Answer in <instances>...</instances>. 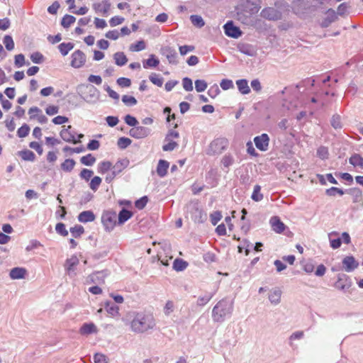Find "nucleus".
Masks as SVG:
<instances>
[{
  "label": "nucleus",
  "instance_id": "1",
  "mask_svg": "<svg viewBox=\"0 0 363 363\" xmlns=\"http://www.w3.org/2000/svg\"><path fill=\"white\" fill-rule=\"evenodd\" d=\"M155 326V321L154 318L151 315L144 313H138L130 323L132 330L138 333H143L152 330Z\"/></svg>",
  "mask_w": 363,
  "mask_h": 363
},
{
  "label": "nucleus",
  "instance_id": "2",
  "mask_svg": "<svg viewBox=\"0 0 363 363\" xmlns=\"http://www.w3.org/2000/svg\"><path fill=\"white\" fill-rule=\"evenodd\" d=\"M233 310V302L228 298L219 301L213 307L212 317L215 322L224 321L227 315H230Z\"/></svg>",
  "mask_w": 363,
  "mask_h": 363
},
{
  "label": "nucleus",
  "instance_id": "3",
  "mask_svg": "<svg viewBox=\"0 0 363 363\" xmlns=\"http://www.w3.org/2000/svg\"><path fill=\"white\" fill-rule=\"evenodd\" d=\"M77 90L81 98L87 103L94 104L99 99L100 91L93 85L81 84L77 87Z\"/></svg>",
  "mask_w": 363,
  "mask_h": 363
},
{
  "label": "nucleus",
  "instance_id": "4",
  "mask_svg": "<svg viewBox=\"0 0 363 363\" xmlns=\"http://www.w3.org/2000/svg\"><path fill=\"white\" fill-rule=\"evenodd\" d=\"M60 135L64 141L73 144L80 143V140L84 137V135L82 133L77 134L70 125L67 128L64 127L60 131Z\"/></svg>",
  "mask_w": 363,
  "mask_h": 363
},
{
  "label": "nucleus",
  "instance_id": "5",
  "mask_svg": "<svg viewBox=\"0 0 363 363\" xmlns=\"http://www.w3.org/2000/svg\"><path fill=\"white\" fill-rule=\"evenodd\" d=\"M228 147V140L223 138H218L213 140L207 150L208 155H216L220 154L226 150Z\"/></svg>",
  "mask_w": 363,
  "mask_h": 363
},
{
  "label": "nucleus",
  "instance_id": "6",
  "mask_svg": "<svg viewBox=\"0 0 363 363\" xmlns=\"http://www.w3.org/2000/svg\"><path fill=\"white\" fill-rule=\"evenodd\" d=\"M116 213L114 211H106L102 213L101 222L106 231L110 232L116 225Z\"/></svg>",
  "mask_w": 363,
  "mask_h": 363
},
{
  "label": "nucleus",
  "instance_id": "7",
  "mask_svg": "<svg viewBox=\"0 0 363 363\" xmlns=\"http://www.w3.org/2000/svg\"><path fill=\"white\" fill-rule=\"evenodd\" d=\"M223 29L225 34L230 38H238L242 34V30L239 27L235 26L233 21H227L223 26Z\"/></svg>",
  "mask_w": 363,
  "mask_h": 363
},
{
  "label": "nucleus",
  "instance_id": "8",
  "mask_svg": "<svg viewBox=\"0 0 363 363\" xmlns=\"http://www.w3.org/2000/svg\"><path fill=\"white\" fill-rule=\"evenodd\" d=\"M86 55L80 50H75L71 55L70 65L74 68H80L86 62Z\"/></svg>",
  "mask_w": 363,
  "mask_h": 363
},
{
  "label": "nucleus",
  "instance_id": "9",
  "mask_svg": "<svg viewBox=\"0 0 363 363\" xmlns=\"http://www.w3.org/2000/svg\"><path fill=\"white\" fill-rule=\"evenodd\" d=\"M261 17L269 21H278L281 19L282 13L273 7H266L260 13Z\"/></svg>",
  "mask_w": 363,
  "mask_h": 363
},
{
  "label": "nucleus",
  "instance_id": "10",
  "mask_svg": "<svg viewBox=\"0 0 363 363\" xmlns=\"http://www.w3.org/2000/svg\"><path fill=\"white\" fill-rule=\"evenodd\" d=\"M107 273L105 271L96 272L89 275L85 280L86 284H94L101 285L105 283V279L107 277Z\"/></svg>",
  "mask_w": 363,
  "mask_h": 363
},
{
  "label": "nucleus",
  "instance_id": "11",
  "mask_svg": "<svg viewBox=\"0 0 363 363\" xmlns=\"http://www.w3.org/2000/svg\"><path fill=\"white\" fill-rule=\"evenodd\" d=\"M253 140L256 147L259 150L265 152L268 150L270 139L267 133H262L260 135L255 136Z\"/></svg>",
  "mask_w": 363,
  "mask_h": 363
},
{
  "label": "nucleus",
  "instance_id": "12",
  "mask_svg": "<svg viewBox=\"0 0 363 363\" xmlns=\"http://www.w3.org/2000/svg\"><path fill=\"white\" fill-rule=\"evenodd\" d=\"M151 133L149 128L136 125L129 130V135L135 139H143L147 137Z\"/></svg>",
  "mask_w": 363,
  "mask_h": 363
},
{
  "label": "nucleus",
  "instance_id": "13",
  "mask_svg": "<svg viewBox=\"0 0 363 363\" xmlns=\"http://www.w3.org/2000/svg\"><path fill=\"white\" fill-rule=\"evenodd\" d=\"M161 54L166 57L169 64L177 65V53L174 48L164 46L161 48Z\"/></svg>",
  "mask_w": 363,
  "mask_h": 363
},
{
  "label": "nucleus",
  "instance_id": "14",
  "mask_svg": "<svg viewBox=\"0 0 363 363\" xmlns=\"http://www.w3.org/2000/svg\"><path fill=\"white\" fill-rule=\"evenodd\" d=\"M342 269L346 272H351L357 269L359 266V262L352 257L347 256L342 259Z\"/></svg>",
  "mask_w": 363,
  "mask_h": 363
},
{
  "label": "nucleus",
  "instance_id": "15",
  "mask_svg": "<svg viewBox=\"0 0 363 363\" xmlns=\"http://www.w3.org/2000/svg\"><path fill=\"white\" fill-rule=\"evenodd\" d=\"M272 230L277 233H282L287 228L279 216H272L269 220Z\"/></svg>",
  "mask_w": 363,
  "mask_h": 363
},
{
  "label": "nucleus",
  "instance_id": "16",
  "mask_svg": "<svg viewBox=\"0 0 363 363\" xmlns=\"http://www.w3.org/2000/svg\"><path fill=\"white\" fill-rule=\"evenodd\" d=\"M238 50L247 55L253 57L256 55L257 50L252 45L248 43H239L237 46Z\"/></svg>",
  "mask_w": 363,
  "mask_h": 363
},
{
  "label": "nucleus",
  "instance_id": "17",
  "mask_svg": "<svg viewBox=\"0 0 363 363\" xmlns=\"http://www.w3.org/2000/svg\"><path fill=\"white\" fill-rule=\"evenodd\" d=\"M93 8L96 13H101L106 16L111 8V3L109 0H103L101 3L94 4Z\"/></svg>",
  "mask_w": 363,
  "mask_h": 363
},
{
  "label": "nucleus",
  "instance_id": "18",
  "mask_svg": "<svg viewBox=\"0 0 363 363\" xmlns=\"http://www.w3.org/2000/svg\"><path fill=\"white\" fill-rule=\"evenodd\" d=\"M78 264L79 259L76 256H72L66 260L65 268L69 277H72L75 275V273L74 272V267Z\"/></svg>",
  "mask_w": 363,
  "mask_h": 363
},
{
  "label": "nucleus",
  "instance_id": "19",
  "mask_svg": "<svg viewBox=\"0 0 363 363\" xmlns=\"http://www.w3.org/2000/svg\"><path fill=\"white\" fill-rule=\"evenodd\" d=\"M282 291L279 288H274L270 290L269 293V300L272 305L277 306L281 302Z\"/></svg>",
  "mask_w": 363,
  "mask_h": 363
},
{
  "label": "nucleus",
  "instance_id": "20",
  "mask_svg": "<svg viewBox=\"0 0 363 363\" xmlns=\"http://www.w3.org/2000/svg\"><path fill=\"white\" fill-rule=\"evenodd\" d=\"M169 167V162L164 160H160L157 166V174L160 178L164 177L167 174V170Z\"/></svg>",
  "mask_w": 363,
  "mask_h": 363
},
{
  "label": "nucleus",
  "instance_id": "21",
  "mask_svg": "<svg viewBox=\"0 0 363 363\" xmlns=\"http://www.w3.org/2000/svg\"><path fill=\"white\" fill-rule=\"evenodd\" d=\"M77 218L79 222L86 223L94 221L96 216L92 211H84L78 215Z\"/></svg>",
  "mask_w": 363,
  "mask_h": 363
},
{
  "label": "nucleus",
  "instance_id": "22",
  "mask_svg": "<svg viewBox=\"0 0 363 363\" xmlns=\"http://www.w3.org/2000/svg\"><path fill=\"white\" fill-rule=\"evenodd\" d=\"M130 164V160L128 158H123L118 160L114 165H113L112 169L116 172V174H119L121 173L125 168L128 167Z\"/></svg>",
  "mask_w": 363,
  "mask_h": 363
},
{
  "label": "nucleus",
  "instance_id": "23",
  "mask_svg": "<svg viewBox=\"0 0 363 363\" xmlns=\"http://www.w3.org/2000/svg\"><path fill=\"white\" fill-rule=\"evenodd\" d=\"M160 64L159 59L154 55L151 54L147 60L143 61V67L144 69L155 68Z\"/></svg>",
  "mask_w": 363,
  "mask_h": 363
},
{
  "label": "nucleus",
  "instance_id": "24",
  "mask_svg": "<svg viewBox=\"0 0 363 363\" xmlns=\"http://www.w3.org/2000/svg\"><path fill=\"white\" fill-rule=\"evenodd\" d=\"M240 93L243 95L248 94L250 92V88L248 85V81L246 79H238L235 82Z\"/></svg>",
  "mask_w": 363,
  "mask_h": 363
},
{
  "label": "nucleus",
  "instance_id": "25",
  "mask_svg": "<svg viewBox=\"0 0 363 363\" xmlns=\"http://www.w3.org/2000/svg\"><path fill=\"white\" fill-rule=\"evenodd\" d=\"M133 216V213L125 208H123L118 213V225H122L125 223L127 220H128L131 217Z\"/></svg>",
  "mask_w": 363,
  "mask_h": 363
},
{
  "label": "nucleus",
  "instance_id": "26",
  "mask_svg": "<svg viewBox=\"0 0 363 363\" xmlns=\"http://www.w3.org/2000/svg\"><path fill=\"white\" fill-rule=\"evenodd\" d=\"M337 19V16L334 10L330 9L327 12V16L321 23L323 28L328 27L333 22Z\"/></svg>",
  "mask_w": 363,
  "mask_h": 363
},
{
  "label": "nucleus",
  "instance_id": "27",
  "mask_svg": "<svg viewBox=\"0 0 363 363\" xmlns=\"http://www.w3.org/2000/svg\"><path fill=\"white\" fill-rule=\"evenodd\" d=\"M346 194L351 195L353 197V202L357 203L360 201L362 197V191L357 187H353L345 189Z\"/></svg>",
  "mask_w": 363,
  "mask_h": 363
},
{
  "label": "nucleus",
  "instance_id": "28",
  "mask_svg": "<svg viewBox=\"0 0 363 363\" xmlns=\"http://www.w3.org/2000/svg\"><path fill=\"white\" fill-rule=\"evenodd\" d=\"M97 328L96 326L92 323H85L80 328V333L82 335H87L91 333H96Z\"/></svg>",
  "mask_w": 363,
  "mask_h": 363
},
{
  "label": "nucleus",
  "instance_id": "29",
  "mask_svg": "<svg viewBox=\"0 0 363 363\" xmlns=\"http://www.w3.org/2000/svg\"><path fill=\"white\" fill-rule=\"evenodd\" d=\"M113 59L116 65L124 66L128 62V57L123 52H117L113 55Z\"/></svg>",
  "mask_w": 363,
  "mask_h": 363
},
{
  "label": "nucleus",
  "instance_id": "30",
  "mask_svg": "<svg viewBox=\"0 0 363 363\" xmlns=\"http://www.w3.org/2000/svg\"><path fill=\"white\" fill-rule=\"evenodd\" d=\"M330 247L333 249H337L340 247L342 242L339 235L336 233H331L328 234Z\"/></svg>",
  "mask_w": 363,
  "mask_h": 363
},
{
  "label": "nucleus",
  "instance_id": "31",
  "mask_svg": "<svg viewBox=\"0 0 363 363\" xmlns=\"http://www.w3.org/2000/svg\"><path fill=\"white\" fill-rule=\"evenodd\" d=\"M331 126L336 130H341L343 128L342 117L337 114H333L330 119Z\"/></svg>",
  "mask_w": 363,
  "mask_h": 363
},
{
  "label": "nucleus",
  "instance_id": "32",
  "mask_svg": "<svg viewBox=\"0 0 363 363\" xmlns=\"http://www.w3.org/2000/svg\"><path fill=\"white\" fill-rule=\"evenodd\" d=\"M74 47V44L73 43H62L58 45V50L62 56H66L68 55L69 51H71Z\"/></svg>",
  "mask_w": 363,
  "mask_h": 363
},
{
  "label": "nucleus",
  "instance_id": "33",
  "mask_svg": "<svg viewBox=\"0 0 363 363\" xmlns=\"http://www.w3.org/2000/svg\"><path fill=\"white\" fill-rule=\"evenodd\" d=\"M76 21V18L69 14H65L61 19L60 25L65 29H67Z\"/></svg>",
  "mask_w": 363,
  "mask_h": 363
},
{
  "label": "nucleus",
  "instance_id": "34",
  "mask_svg": "<svg viewBox=\"0 0 363 363\" xmlns=\"http://www.w3.org/2000/svg\"><path fill=\"white\" fill-rule=\"evenodd\" d=\"M349 162L354 167L363 168V157L357 153H354L349 159Z\"/></svg>",
  "mask_w": 363,
  "mask_h": 363
},
{
  "label": "nucleus",
  "instance_id": "35",
  "mask_svg": "<svg viewBox=\"0 0 363 363\" xmlns=\"http://www.w3.org/2000/svg\"><path fill=\"white\" fill-rule=\"evenodd\" d=\"M188 266L187 262L182 259H175L173 262V269L177 272L184 271Z\"/></svg>",
  "mask_w": 363,
  "mask_h": 363
},
{
  "label": "nucleus",
  "instance_id": "36",
  "mask_svg": "<svg viewBox=\"0 0 363 363\" xmlns=\"http://www.w3.org/2000/svg\"><path fill=\"white\" fill-rule=\"evenodd\" d=\"M113 164L109 161H103L98 165V172L104 174L108 171L111 170Z\"/></svg>",
  "mask_w": 363,
  "mask_h": 363
},
{
  "label": "nucleus",
  "instance_id": "37",
  "mask_svg": "<svg viewBox=\"0 0 363 363\" xmlns=\"http://www.w3.org/2000/svg\"><path fill=\"white\" fill-rule=\"evenodd\" d=\"M150 81L155 85L161 87L164 82V78L157 73H151L149 76Z\"/></svg>",
  "mask_w": 363,
  "mask_h": 363
},
{
  "label": "nucleus",
  "instance_id": "38",
  "mask_svg": "<svg viewBox=\"0 0 363 363\" xmlns=\"http://www.w3.org/2000/svg\"><path fill=\"white\" fill-rule=\"evenodd\" d=\"M75 161L73 159H66L62 164H61V169L67 172H70L75 166Z\"/></svg>",
  "mask_w": 363,
  "mask_h": 363
},
{
  "label": "nucleus",
  "instance_id": "39",
  "mask_svg": "<svg viewBox=\"0 0 363 363\" xmlns=\"http://www.w3.org/2000/svg\"><path fill=\"white\" fill-rule=\"evenodd\" d=\"M69 231L74 238H78L84 233V228L81 225H75L70 228Z\"/></svg>",
  "mask_w": 363,
  "mask_h": 363
},
{
  "label": "nucleus",
  "instance_id": "40",
  "mask_svg": "<svg viewBox=\"0 0 363 363\" xmlns=\"http://www.w3.org/2000/svg\"><path fill=\"white\" fill-rule=\"evenodd\" d=\"M190 21L191 23L196 28H201L205 25V21L201 16L191 15Z\"/></svg>",
  "mask_w": 363,
  "mask_h": 363
},
{
  "label": "nucleus",
  "instance_id": "41",
  "mask_svg": "<svg viewBox=\"0 0 363 363\" xmlns=\"http://www.w3.org/2000/svg\"><path fill=\"white\" fill-rule=\"evenodd\" d=\"M263 194L261 193V186L258 184L255 185L251 195V199L256 202L263 199Z\"/></svg>",
  "mask_w": 363,
  "mask_h": 363
},
{
  "label": "nucleus",
  "instance_id": "42",
  "mask_svg": "<svg viewBox=\"0 0 363 363\" xmlns=\"http://www.w3.org/2000/svg\"><path fill=\"white\" fill-rule=\"evenodd\" d=\"M345 193V189H340L335 186H332L325 190V194L328 196H335L337 194L342 196Z\"/></svg>",
  "mask_w": 363,
  "mask_h": 363
},
{
  "label": "nucleus",
  "instance_id": "43",
  "mask_svg": "<svg viewBox=\"0 0 363 363\" xmlns=\"http://www.w3.org/2000/svg\"><path fill=\"white\" fill-rule=\"evenodd\" d=\"M30 59L34 64H42L45 58L41 52L36 51L30 55Z\"/></svg>",
  "mask_w": 363,
  "mask_h": 363
},
{
  "label": "nucleus",
  "instance_id": "44",
  "mask_svg": "<svg viewBox=\"0 0 363 363\" xmlns=\"http://www.w3.org/2000/svg\"><path fill=\"white\" fill-rule=\"evenodd\" d=\"M80 162L82 164L86 166H92L96 162V157L91 154H87L81 157Z\"/></svg>",
  "mask_w": 363,
  "mask_h": 363
},
{
  "label": "nucleus",
  "instance_id": "45",
  "mask_svg": "<svg viewBox=\"0 0 363 363\" xmlns=\"http://www.w3.org/2000/svg\"><path fill=\"white\" fill-rule=\"evenodd\" d=\"M235 162L234 157L230 154H226L225 155L222 160H221V164L223 166V167L228 169L229 167H230Z\"/></svg>",
  "mask_w": 363,
  "mask_h": 363
},
{
  "label": "nucleus",
  "instance_id": "46",
  "mask_svg": "<svg viewBox=\"0 0 363 363\" xmlns=\"http://www.w3.org/2000/svg\"><path fill=\"white\" fill-rule=\"evenodd\" d=\"M132 143V140L126 137H121L118 138L117 141V145L119 149L125 150Z\"/></svg>",
  "mask_w": 363,
  "mask_h": 363
},
{
  "label": "nucleus",
  "instance_id": "47",
  "mask_svg": "<svg viewBox=\"0 0 363 363\" xmlns=\"http://www.w3.org/2000/svg\"><path fill=\"white\" fill-rule=\"evenodd\" d=\"M316 155L317 157L323 160L328 159L329 156L328 148L325 146L319 147L317 150Z\"/></svg>",
  "mask_w": 363,
  "mask_h": 363
},
{
  "label": "nucleus",
  "instance_id": "48",
  "mask_svg": "<svg viewBox=\"0 0 363 363\" xmlns=\"http://www.w3.org/2000/svg\"><path fill=\"white\" fill-rule=\"evenodd\" d=\"M145 48V43L144 40H138L135 43L131 44L130 50L133 52H140Z\"/></svg>",
  "mask_w": 363,
  "mask_h": 363
},
{
  "label": "nucleus",
  "instance_id": "49",
  "mask_svg": "<svg viewBox=\"0 0 363 363\" xmlns=\"http://www.w3.org/2000/svg\"><path fill=\"white\" fill-rule=\"evenodd\" d=\"M213 296V294L211 293L207 294L203 296H200L197 299L196 304L199 306H205L210 301Z\"/></svg>",
  "mask_w": 363,
  "mask_h": 363
},
{
  "label": "nucleus",
  "instance_id": "50",
  "mask_svg": "<svg viewBox=\"0 0 363 363\" xmlns=\"http://www.w3.org/2000/svg\"><path fill=\"white\" fill-rule=\"evenodd\" d=\"M238 250H258L257 246H253L249 240L244 239L238 246Z\"/></svg>",
  "mask_w": 363,
  "mask_h": 363
},
{
  "label": "nucleus",
  "instance_id": "51",
  "mask_svg": "<svg viewBox=\"0 0 363 363\" xmlns=\"http://www.w3.org/2000/svg\"><path fill=\"white\" fill-rule=\"evenodd\" d=\"M101 182H102V179L100 177H99V176L94 177L89 183L90 189L91 190H93L94 191H96L99 189Z\"/></svg>",
  "mask_w": 363,
  "mask_h": 363
},
{
  "label": "nucleus",
  "instance_id": "52",
  "mask_svg": "<svg viewBox=\"0 0 363 363\" xmlns=\"http://www.w3.org/2000/svg\"><path fill=\"white\" fill-rule=\"evenodd\" d=\"M148 202V197L143 196L135 201V206L139 210L143 209Z\"/></svg>",
  "mask_w": 363,
  "mask_h": 363
},
{
  "label": "nucleus",
  "instance_id": "53",
  "mask_svg": "<svg viewBox=\"0 0 363 363\" xmlns=\"http://www.w3.org/2000/svg\"><path fill=\"white\" fill-rule=\"evenodd\" d=\"M55 231L60 235L65 237L68 235V230L66 229V226L63 223H57L55 225Z\"/></svg>",
  "mask_w": 363,
  "mask_h": 363
},
{
  "label": "nucleus",
  "instance_id": "54",
  "mask_svg": "<svg viewBox=\"0 0 363 363\" xmlns=\"http://www.w3.org/2000/svg\"><path fill=\"white\" fill-rule=\"evenodd\" d=\"M124 121L128 125L131 126L133 128L135 127L139 124V122L137 120V118L135 116L130 114H127L124 117Z\"/></svg>",
  "mask_w": 363,
  "mask_h": 363
},
{
  "label": "nucleus",
  "instance_id": "55",
  "mask_svg": "<svg viewBox=\"0 0 363 363\" xmlns=\"http://www.w3.org/2000/svg\"><path fill=\"white\" fill-rule=\"evenodd\" d=\"M207 86V82L203 79H196L195 81V89L197 92L204 91Z\"/></svg>",
  "mask_w": 363,
  "mask_h": 363
},
{
  "label": "nucleus",
  "instance_id": "56",
  "mask_svg": "<svg viewBox=\"0 0 363 363\" xmlns=\"http://www.w3.org/2000/svg\"><path fill=\"white\" fill-rule=\"evenodd\" d=\"M122 101L128 106H133L137 104V99L133 96L123 95Z\"/></svg>",
  "mask_w": 363,
  "mask_h": 363
},
{
  "label": "nucleus",
  "instance_id": "57",
  "mask_svg": "<svg viewBox=\"0 0 363 363\" xmlns=\"http://www.w3.org/2000/svg\"><path fill=\"white\" fill-rule=\"evenodd\" d=\"M211 222L212 225H216L222 218V213L219 211H213L210 215Z\"/></svg>",
  "mask_w": 363,
  "mask_h": 363
},
{
  "label": "nucleus",
  "instance_id": "58",
  "mask_svg": "<svg viewBox=\"0 0 363 363\" xmlns=\"http://www.w3.org/2000/svg\"><path fill=\"white\" fill-rule=\"evenodd\" d=\"M105 309L109 314L113 316L117 315L119 310L118 307L116 304L110 303H106Z\"/></svg>",
  "mask_w": 363,
  "mask_h": 363
},
{
  "label": "nucleus",
  "instance_id": "59",
  "mask_svg": "<svg viewBox=\"0 0 363 363\" xmlns=\"http://www.w3.org/2000/svg\"><path fill=\"white\" fill-rule=\"evenodd\" d=\"M182 86L185 91H191L194 89L191 79L188 77L183 78Z\"/></svg>",
  "mask_w": 363,
  "mask_h": 363
},
{
  "label": "nucleus",
  "instance_id": "60",
  "mask_svg": "<svg viewBox=\"0 0 363 363\" xmlns=\"http://www.w3.org/2000/svg\"><path fill=\"white\" fill-rule=\"evenodd\" d=\"M10 277L12 279L23 278V268H13L10 272Z\"/></svg>",
  "mask_w": 363,
  "mask_h": 363
},
{
  "label": "nucleus",
  "instance_id": "61",
  "mask_svg": "<svg viewBox=\"0 0 363 363\" xmlns=\"http://www.w3.org/2000/svg\"><path fill=\"white\" fill-rule=\"evenodd\" d=\"M3 43L8 50H12L14 48V42L10 35H5L3 40Z\"/></svg>",
  "mask_w": 363,
  "mask_h": 363
},
{
  "label": "nucleus",
  "instance_id": "62",
  "mask_svg": "<svg viewBox=\"0 0 363 363\" xmlns=\"http://www.w3.org/2000/svg\"><path fill=\"white\" fill-rule=\"evenodd\" d=\"M220 86L223 90H228L234 87L233 82L231 79H223L220 83Z\"/></svg>",
  "mask_w": 363,
  "mask_h": 363
},
{
  "label": "nucleus",
  "instance_id": "63",
  "mask_svg": "<svg viewBox=\"0 0 363 363\" xmlns=\"http://www.w3.org/2000/svg\"><path fill=\"white\" fill-rule=\"evenodd\" d=\"M220 91L217 84L212 85L208 90V94L212 99L216 98L219 94Z\"/></svg>",
  "mask_w": 363,
  "mask_h": 363
},
{
  "label": "nucleus",
  "instance_id": "64",
  "mask_svg": "<svg viewBox=\"0 0 363 363\" xmlns=\"http://www.w3.org/2000/svg\"><path fill=\"white\" fill-rule=\"evenodd\" d=\"M94 363H108L106 355L101 353H96L94 356Z\"/></svg>",
  "mask_w": 363,
  "mask_h": 363
}]
</instances>
